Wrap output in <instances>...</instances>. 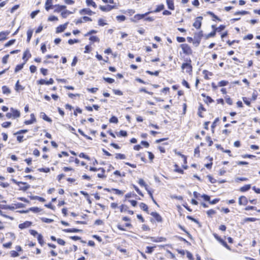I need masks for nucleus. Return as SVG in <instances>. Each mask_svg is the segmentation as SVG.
<instances>
[{"label": "nucleus", "instance_id": "obj_1", "mask_svg": "<svg viewBox=\"0 0 260 260\" xmlns=\"http://www.w3.org/2000/svg\"><path fill=\"white\" fill-rule=\"evenodd\" d=\"M181 69L185 71L186 73L190 74L192 71V67L191 64V60H189L188 62L183 63L181 66Z\"/></svg>", "mask_w": 260, "mask_h": 260}, {"label": "nucleus", "instance_id": "obj_2", "mask_svg": "<svg viewBox=\"0 0 260 260\" xmlns=\"http://www.w3.org/2000/svg\"><path fill=\"white\" fill-rule=\"evenodd\" d=\"M181 48L185 54L189 55L192 53V50L190 47L187 44H182L181 45Z\"/></svg>", "mask_w": 260, "mask_h": 260}, {"label": "nucleus", "instance_id": "obj_3", "mask_svg": "<svg viewBox=\"0 0 260 260\" xmlns=\"http://www.w3.org/2000/svg\"><path fill=\"white\" fill-rule=\"evenodd\" d=\"M149 13L150 12H147L143 14H136L134 16L133 18L132 19V21L136 22L138 20L144 18L145 16L148 15Z\"/></svg>", "mask_w": 260, "mask_h": 260}, {"label": "nucleus", "instance_id": "obj_4", "mask_svg": "<svg viewBox=\"0 0 260 260\" xmlns=\"http://www.w3.org/2000/svg\"><path fill=\"white\" fill-rule=\"evenodd\" d=\"M115 6H111V5H107V6H100V9L104 12H109L112 10L113 9H115Z\"/></svg>", "mask_w": 260, "mask_h": 260}, {"label": "nucleus", "instance_id": "obj_5", "mask_svg": "<svg viewBox=\"0 0 260 260\" xmlns=\"http://www.w3.org/2000/svg\"><path fill=\"white\" fill-rule=\"evenodd\" d=\"M202 17H197L193 24V26L196 28H200L202 24Z\"/></svg>", "mask_w": 260, "mask_h": 260}, {"label": "nucleus", "instance_id": "obj_6", "mask_svg": "<svg viewBox=\"0 0 260 260\" xmlns=\"http://www.w3.org/2000/svg\"><path fill=\"white\" fill-rule=\"evenodd\" d=\"M92 21V19L88 17H87V16H84L82 18H79L77 20H76L74 22L76 24H79V23H81L83 22H86V21Z\"/></svg>", "mask_w": 260, "mask_h": 260}, {"label": "nucleus", "instance_id": "obj_7", "mask_svg": "<svg viewBox=\"0 0 260 260\" xmlns=\"http://www.w3.org/2000/svg\"><path fill=\"white\" fill-rule=\"evenodd\" d=\"M32 223L30 221H26L22 223L19 224V228L20 229H24L29 227L31 225Z\"/></svg>", "mask_w": 260, "mask_h": 260}, {"label": "nucleus", "instance_id": "obj_8", "mask_svg": "<svg viewBox=\"0 0 260 260\" xmlns=\"http://www.w3.org/2000/svg\"><path fill=\"white\" fill-rule=\"evenodd\" d=\"M238 202L240 205H246L248 203V200L245 196H241L239 198Z\"/></svg>", "mask_w": 260, "mask_h": 260}, {"label": "nucleus", "instance_id": "obj_9", "mask_svg": "<svg viewBox=\"0 0 260 260\" xmlns=\"http://www.w3.org/2000/svg\"><path fill=\"white\" fill-rule=\"evenodd\" d=\"M215 238L226 249L230 250V246L226 244V243L223 241L222 239H221L220 237H218L216 235H215Z\"/></svg>", "mask_w": 260, "mask_h": 260}, {"label": "nucleus", "instance_id": "obj_10", "mask_svg": "<svg viewBox=\"0 0 260 260\" xmlns=\"http://www.w3.org/2000/svg\"><path fill=\"white\" fill-rule=\"evenodd\" d=\"M80 13L81 15L88 14L89 15H91L94 13V12L91 11L89 9L86 8L81 10L80 11Z\"/></svg>", "mask_w": 260, "mask_h": 260}, {"label": "nucleus", "instance_id": "obj_11", "mask_svg": "<svg viewBox=\"0 0 260 260\" xmlns=\"http://www.w3.org/2000/svg\"><path fill=\"white\" fill-rule=\"evenodd\" d=\"M68 23L64 24L63 25H61L58 26L56 28V33H59L64 31V30L67 28Z\"/></svg>", "mask_w": 260, "mask_h": 260}, {"label": "nucleus", "instance_id": "obj_12", "mask_svg": "<svg viewBox=\"0 0 260 260\" xmlns=\"http://www.w3.org/2000/svg\"><path fill=\"white\" fill-rule=\"evenodd\" d=\"M10 34L9 31H2L0 32V41L6 39L7 36Z\"/></svg>", "mask_w": 260, "mask_h": 260}, {"label": "nucleus", "instance_id": "obj_13", "mask_svg": "<svg viewBox=\"0 0 260 260\" xmlns=\"http://www.w3.org/2000/svg\"><path fill=\"white\" fill-rule=\"evenodd\" d=\"M153 217H154L155 219L158 221V222H161L162 221V218L160 216V215L159 214H158L157 212H152L151 214H150Z\"/></svg>", "mask_w": 260, "mask_h": 260}, {"label": "nucleus", "instance_id": "obj_14", "mask_svg": "<svg viewBox=\"0 0 260 260\" xmlns=\"http://www.w3.org/2000/svg\"><path fill=\"white\" fill-rule=\"evenodd\" d=\"M20 187V190L25 191L27 190L30 187V185L27 184L25 182H23L22 183H21L20 184V186H19Z\"/></svg>", "mask_w": 260, "mask_h": 260}, {"label": "nucleus", "instance_id": "obj_15", "mask_svg": "<svg viewBox=\"0 0 260 260\" xmlns=\"http://www.w3.org/2000/svg\"><path fill=\"white\" fill-rule=\"evenodd\" d=\"M30 117H31V119L30 120H26L24 121V123L26 124V125H28V124H32L34 123L36 121V119L35 117V115L34 114H31L30 115Z\"/></svg>", "mask_w": 260, "mask_h": 260}, {"label": "nucleus", "instance_id": "obj_16", "mask_svg": "<svg viewBox=\"0 0 260 260\" xmlns=\"http://www.w3.org/2000/svg\"><path fill=\"white\" fill-rule=\"evenodd\" d=\"M11 111L12 112V116L14 118H17L20 117V114L19 111L15 110L13 108H11Z\"/></svg>", "mask_w": 260, "mask_h": 260}, {"label": "nucleus", "instance_id": "obj_17", "mask_svg": "<svg viewBox=\"0 0 260 260\" xmlns=\"http://www.w3.org/2000/svg\"><path fill=\"white\" fill-rule=\"evenodd\" d=\"M40 116V117L43 118L44 120H45L48 122H52V120L51 119V118L48 117L44 112H41Z\"/></svg>", "mask_w": 260, "mask_h": 260}, {"label": "nucleus", "instance_id": "obj_18", "mask_svg": "<svg viewBox=\"0 0 260 260\" xmlns=\"http://www.w3.org/2000/svg\"><path fill=\"white\" fill-rule=\"evenodd\" d=\"M55 7L56 8L54 10L55 12H62L66 8V6L63 5H57Z\"/></svg>", "mask_w": 260, "mask_h": 260}, {"label": "nucleus", "instance_id": "obj_19", "mask_svg": "<svg viewBox=\"0 0 260 260\" xmlns=\"http://www.w3.org/2000/svg\"><path fill=\"white\" fill-rule=\"evenodd\" d=\"M166 2L168 8L170 9V10H173L174 9V0H167Z\"/></svg>", "mask_w": 260, "mask_h": 260}, {"label": "nucleus", "instance_id": "obj_20", "mask_svg": "<svg viewBox=\"0 0 260 260\" xmlns=\"http://www.w3.org/2000/svg\"><path fill=\"white\" fill-rule=\"evenodd\" d=\"M53 0H47L45 3V9L47 11L50 10L52 7Z\"/></svg>", "mask_w": 260, "mask_h": 260}, {"label": "nucleus", "instance_id": "obj_21", "mask_svg": "<svg viewBox=\"0 0 260 260\" xmlns=\"http://www.w3.org/2000/svg\"><path fill=\"white\" fill-rule=\"evenodd\" d=\"M63 231L66 233H77L81 231L77 229H67L63 230Z\"/></svg>", "mask_w": 260, "mask_h": 260}, {"label": "nucleus", "instance_id": "obj_22", "mask_svg": "<svg viewBox=\"0 0 260 260\" xmlns=\"http://www.w3.org/2000/svg\"><path fill=\"white\" fill-rule=\"evenodd\" d=\"M2 91L4 94H9L11 92L10 89L6 86L2 87Z\"/></svg>", "mask_w": 260, "mask_h": 260}, {"label": "nucleus", "instance_id": "obj_23", "mask_svg": "<svg viewBox=\"0 0 260 260\" xmlns=\"http://www.w3.org/2000/svg\"><path fill=\"white\" fill-rule=\"evenodd\" d=\"M251 187L250 184L245 185L244 186L240 188V190L242 192H244L248 190Z\"/></svg>", "mask_w": 260, "mask_h": 260}, {"label": "nucleus", "instance_id": "obj_24", "mask_svg": "<svg viewBox=\"0 0 260 260\" xmlns=\"http://www.w3.org/2000/svg\"><path fill=\"white\" fill-rule=\"evenodd\" d=\"M31 56V54L29 53V51L26 50L24 53L23 56V59H25L26 58V61Z\"/></svg>", "mask_w": 260, "mask_h": 260}, {"label": "nucleus", "instance_id": "obj_25", "mask_svg": "<svg viewBox=\"0 0 260 260\" xmlns=\"http://www.w3.org/2000/svg\"><path fill=\"white\" fill-rule=\"evenodd\" d=\"M15 89L17 91H19V90H23L24 89V87L19 85V80L17 81V83H16Z\"/></svg>", "mask_w": 260, "mask_h": 260}, {"label": "nucleus", "instance_id": "obj_26", "mask_svg": "<svg viewBox=\"0 0 260 260\" xmlns=\"http://www.w3.org/2000/svg\"><path fill=\"white\" fill-rule=\"evenodd\" d=\"M138 183L141 186H144L146 190H147V185L146 184L143 179H140L139 180Z\"/></svg>", "mask_w": 260, "mask_h": 260}, {"label": "nucleus", "instance_id": "obj_27", "mask_svg": "<svg viewBox=\"0 0 260 260\" xmlns=\"http://www.w3.org/2000/svg\"><path fill=\"white\" fill-rule=\"evenodd\" d=\"M32 32H33V31L31 29H29L27 31V42H29L30 39L32 35Z\"/></svg>", "mask_w": 260, "mask_h": 260}, {"label": "nucleus", "instance_id": "obj_28", "mask_svg": "<svg viewBox=\"0 0 260 260\" xmlns=\"http://www.w3.org/2000/svg\"><path fill=\"white\" fill-rule=\"evenodd\" d=\"M86 3L88 6H92L94 8L96 7V4L92 0H86Z\"/></svg>", "mask_w": 260, "mask_h": 260}, {"label": "nucleus", "instance_id": "obj_29", "mask_svg": "<svg viewBox=\"0 0 260 260\" xmlns=\"http://www.w3.org/2000/svg\"><path fill=\"white\" fill-rule=\"evenodd\" d=\"M140 207L141 209H143L144 211L147 212L148 211V206L146 204L143 203H141L140 205Z\"/></svg>", "mask_w": 260, "mask_h": 260}, {"label": "nucleus", "instance_id": "obj_30", "mask_svg": "<svg viewBox=\"0 0 260 260\" xmlns=\"http://www.w3.org/2000/svg\"><path fill=\"white\" fill-rule=\"evenodd\" d=\"M164 9V5L161 4L157 6L156 9L154 11V12L157 13L161 11Z\"/></svg>", "mask_w": 260, "mask_h": 260}, {"label": "nucleus", "instance_id": "obj_31", "mask_svg": "<svg viewBox=\"0 0 260 260\" xmlns=\"http://www.w3.org/2000/svg\"><path fill=\"white\" fill-rule=\"evenodd\" d=\"M37 83L38 85H44V84L48 85L47 81H46L45 79H43L38 80L37 81Z\"/></svg>", "mask_w": 260, "mask_h": 260}, {"label": "nucleus", "instance_id": "obj_32", "mask_svg": "<svg viewBox=\"0 0 260 260\" xmlns=\"http://www.w3.org/2000/svg\"><path fill=\"white\" fill-rule=\"evenodd\" d=\"M115 158L116 159H123L126 158L125 155L121 153L116 154Z\"/></svg>", "mask_w": 260, "mask_h": 260}, {"label": "nucleus", "instance_id": "obj_33", "mask_svg": "<svg viewBox=\"0 0 260 260\" xmlns=\"http://www.w3.org/2000/svg\"><path fill=\"white\" fill-rule=\"evenodd\" d=\"M37 239L39 243L42 246L44 243L43 236L41 234H39L38 235Z\"/></svg>", "mask_w": 260, "mask_h": 260}, {"label": "nucleus", "instance_id": "obj_34", "mask_svg": "<svg viewBox=\"0 0 260 260\" xmlns=\"http://www.w3.org/2000/svg\"><path fill=\"white\" fill-rule=\"evenodd\" d=\"M70 13H71L69 11L64 10L62 12H61V15L63 18H66L67 16Z\"/></svg>", "mask_w": 260, "mask_h": 260}, {"label": "nucleus", "instance_id": "obj_35", "mask_svg": "<svg viewBox=\"0 0 260 260\" xmlns=\"http://www.w3.org/2000/svg\"><path fill=\"white\" fill-rule=\"evenodd\" d=\"M24 64V63L22 64H18L15 68V72L17 73L20 70H21L23 68Z\"/></svg>", "mask_w": 260, "mask_h": 260}, {"label": "nucleus", "instance_id": "obj_36", "mask_svg": "<svg viewBox=\"0 0 260 260\" xmlns=\"http://www.w3.org/2000/svg\"><path fill=\"white\" fill-rule=\"evenodd\" d=\"M229 82L227 81L222 80L218 83L219 86H224L228 84Z\"/></svg>", "mask_w": 260, "mask_h": 260}, {"label": "nucleus", "instance_id": "obj_37", "mask_svg": "<svg viewBox=\"0 0 260 260\" xmlns=\"http://www.w3.org/2000/svg\"><path fill=\"white\" fill-rule=\"evenodd\" d=\"M41 220L43 222H46V223H51V222H52L53 221V219L47 218H45V217L42 218H41Z\"/></svg>", "mask_w": 260, "mask_h": 260}, {"label": "nucleus", "instance_id": "obj_38", "mask_svg": "<svg viewBox=\"0 0 260 260\" xmlns=\"http://www.w3.org/2000/svg\"><path fill=\"white\" fill-rule=\"evenodd\" d=\"M112 190L115 191V193L118 195H122L124 192L122 190H119L118 189L112 188Z\"/></svg>", "mask_w": 260, "mask_h": 260}, {"label": "nucleus", "instance_id": "obj_39", "mask_svg": "<svg viewBox=\"0 0 260 260\" xmlns=\"http://www.w3.org/2000/svg\"><path fill=\"white\" fill-rule=\"evenodd\" d=\"M166 239L164 237H157L156 239V240H153V242H165L166 241Z\"/></svg>", "mask_w": 260, "mask_h": 260}, {"label": "nucleus", "instance_id": "obj_40", "mask_svg": "<svg viewBox=\"0 0 260 260\" xmlns=\"http://www.w3.org/2000/svg\"><path fill=\"white\" fill-rule=\"evenodd\" d=\"M103 79L105 81H106V82H107L109 83H113L115 81V80L114 79L111 78L104 77Z\"/></svg>", "mask_w": 260, "mask_h": 260}, {"label": "nucleus", "instance_id": "obj_41", "mask_svg": "<svg viewBox=\"0 0 260 260\" xmlns=\"http://www.w3.org/2000/svg\"><path fill=\"white\" fill-rule=\"evenodd\" d=\"M256 220L257 219L256 218H255L247 217V218H245L244 219V222H248V221L253 222V221H256Z\"/></svg>", "mask_w": 260, "mask_h": 260}, {"label": "nucleus", "instance_id": "obj_42", "mask_svg": "<svg viewBox=\"0 0 260 260\" xmlns=\"http://www.w3.org/2000/svg\"><path fill=\"white\" fill-rule=\"evenodd\" d=\"M89 40L93 42H99L100 41V39H99V38L96 36L90 37L89 38Z\"/></svg>", "mask_w": 260, "mask_h": 260}, {"label": "nucleus", "instance_id": "obj_43", "mask_svg": "<svg viewBox=\"0 0 260 260\" xmlns=\"http://www.w3.org/2000/svg\"><path fill=\"white\" fill-rule=\"evenodd\" d=\"M109 121L111 123H117L118 122V121L117 118L115 116H112L110 119Z\"/></svg>", "mask_w": 260, "mask_h": 260}, {"label": "nucleus", "instance_id": "obj_44", "mask_svg": "<svg viewBox=\"0 0 260 260\" xmlns=\"http://www.w3.org/2000/svg\"><path fill=\"white\" fill-rule=\"evenodd\" d=\"M128 207L124 205H122L120 206V212H126L127 211Z\"/></svg>", "mask_w": 260, "mask_h": 260}, {"label": "nucleus", "instance_id": "obj_45", "mask_svg": "<svg viewBox=\"0 0 260 260\" xmlns=\"http://www.w3.org/2000/svg\"><path fill=\"white\" fill-rule=\"evenodd\" d=\"M154 247L147 246L146 247V252L149 254H151L153 250Z\"/></svg>", "mask_w": 260, "mask_h": 260}, {"label": "nucleus", "instance_id": "obj_46", "mask_svg": "<svg viewBox=\"0 0 260 260\" xmlns=\"http://www.w3.org/2000/svg\"><path fill=\"white\" fill-rule=\"evenodd\" d=\"M15 42V40H11L9 41H8L5 45V46L7 47H9L12 45H13Z\"/></svg>", "mask_w": 260, "mask_h": 260}, {"label": "nucleus", "instance_id": "obj_47", "mask_svg": "<svg viewBox=\"0 0 260 260\" xmlns=\"http://www.w3.org/2000/svg\"><path fill=\"white\" fill-rule=\"evenodd\" d=\"M219 121V118H216L214 121L213 122L212 124V126H211V128H212V131L213 132L214 131V128L215 127L216 125V123Z\"/></svg>", "mask_w": 260, "mask_h": 260}, {"label": "nucleus", "instance_id": "obj_48", "mask_svg": "<svg viewBox=\"0 0 260 260\" xmlns=\"http://www.w3.org/2000/svg\"><path fill=\"white\" fill-rule=\"evenodd\" d=\"M146 73H148L149 75H154V76H157L158 75V74H159V71H155V72H151L150 71H147Z\"/></svg>", "mask_w": 260, "mask_h": 260}, {"label": "nucleus", "instance_id": "obj_49", "mask_svg": "<svg viewBox=\"0 0 260 260\" xmlns=\"http://www.w3.org/2000/svg\"><path fill=\"white\" fill-rule=\"evenodd\" d=\"M215 213H216L215 211L213 209H210L207 211V214H208V215L209 216H211L212 215L215 214Z\"/></svg>", "mask_w": 260, "mask_h": 260}, {"label": "nucleus", "instance_id": "obj_50", "mask_svg": "<svg viewBox=\"0 0 260 260\" xmlns=\"http://www.w3.org/2000/svg\"><path fill=\"white\" fill-rule=\"evenodd\" d=\"M98 24L100 26H104L107 24V23L104 22V20L103 19H100L98 20Z\"/></svg>", "mask_w": 260, "mask_h": 260}, {"label": "nucleus", "instance_id": "obj_51", "mask_svg": "<svg viewBox=\"0 0 260 260\" xmlns=\"http://www.w3.org/2000/svg\"><path fill=\"white\" fill-rule=\"evenodd\" d=\"M29 210L36 213L39 212L41 211V210L38 207H31L29 209Z\"/></svg>", "mask_w": 260, "mask_h": 260}, {"label": "nucleus", "instance_id": "obj_52", "mask_svg": "<svg viewBox=\"0 0 260 260\" xmlns=\"http://www.w3.org/2000/svg\"><path fill=\"white\" fill-rule=\"evenodd\" d=\"M38 170L40 172H45V173H48V172H50V169L48 168H40V169H39Z\"/></svg>", "mask_w": 260, "mask_h": 260}, {"label": "nucleus", "instance_id": "obj_53", "mask_svg": "<svg viewBox=\"0 0 260 260\" xmlns=\"http://www.w3.org/2000/svg\"><path fill=\"white\" fill-rule=\"evenodd\" d=\"M11 122H5L2 124V125L4 128H7V127H9L11 125Z\"/></svg>", "mask_w": 260, "mask_h": 260}, {"label": "nucleus", "instance_id": "obj_54", "mask_svg": "<svg viewBox=\"0 0 260 260\" xmlns=\"http://www.w3.org/2000/svg\"><path fill=\"white\" fill-rule=\"evenodd\" d=\"M10 254L12 257H17L19 256V254L17 252L14 250H12L10 252Z\"/></svg>", "mask_w": 260, "mask_h": 260}, {"label": "nucleus", "instance_id": "obj_55", "mask_svg": "<svg viewBox=\"0 0 260 260\" xmlns=\"http://www.w3.org/2000/svg\"><path fill=\"white\" fill-rule=\"evenodd\" d=\"M113 91L116 95H122L123 94L122 92L118 89H113Z\"/></svg>", "mask_w": 260, "mask_h": 260}, {"label": "nucleus", "instance_id": "obj_56", "mask_svg": "<svg viewBox=\"0 0 260 260\" xmlns=\"http://www.w3.org/2000/svg\"><path fill=\"white\" fill-rule=\"evenodd\" d=\"M79 157H82V158H84L86 159L87 160H89L90 159L89 157L88 156H87V155H86L85 154H84V153H81L79 154Z\"/></svg>", "mask_w": 260, "mask_h": 260}, {"label": "nucleus", "instance_id": "obj_57", "mask_svg": "<svg viewBox=\"0 0 260 260\" xmlns=\"http://www.w3.org/2000/svg\"><path fill=\"white\" fill-rule=\"evenodd\" d=\"M248 13V12L247 11H238V12H236L235 13V15H245Z\"/></svg>", "mask_w": 260, "mask_h": 260}, {"label": "nucleus", "instance_id": "obj_58", "mask_svg": "<svg viewBox=\"0 0 260 260\" xmlns=\"http://www.w3.org/2000/svg\"><path fill=\"white\" fill-rule=\"evenodd\" d=\"M48 21H57V20H58V18L56 16H51L48 18Z\"/></svg>", "mask_w": 260, "mask_h": 260}, {"label": "nucleus", "instance_id": "obj_59", "mask_svg": "<svg viewBox=\"0 0 260 260\" xmlns=\"http://www.w3.org/2000/svg\"><path fill=\"white\" fill-rule=\"evenodd\" d=\"M116 18L117 20L121 21H123L125 20V17L124 15L117 16L116 17Z\"/></svg>", "mask_w": 260, "mask_h": 260}, {"label": "nucleus", "instance_id": "obj_60", "mask_svg": "<svg viewBox=\"0 0 260 260\" xmlns=\"http://www.w3.org/2000/svg\"><path fill=\"white\" fill-rule=\"evenodd\" d=\"M118 135L123 137H126L127 136V132L124 131H120L119 132V134Z\"/></svg>", "mask_w": 260, "mask_h": 260}, {"label": "nucleus", "instance_id": "obj_61", "mask_svg": "<svg viewBox=\"0 0 260 260\" xmlns=\"http://www.w3.org/2000/svg\"><path fill=\"white\" fill-rule=\"evenodd\" d=\"M78 42H79V41L78 40H77V39H74V40L70 39L68 41V43L70 45H73V44L76 43H78Z\"/></svg>", "mask_w": 260, "mask_h": 260}, {"label": "nucleus", "instance_id": "obj_62", "mask_svg": "<svg viewBox=\"0 0 260 260\" xmlns=\"http://www.w3.org/2000/svg\"><path fill=\"white\" fill-rule=\"evenodd\" d=\"M114 174L115 175H118L120 177H123V176H125V173H123L122 174H121L119 171H116L114 172Z\"/></svg>", "mask_w": 260, "mask_h": 260}, {"label": "nucleus", "instance_id": "obj_63", "mask_svg": "<svg viewBox=\"0 0 260 260\" xmlns=\"http://www.w3.org/2000/svg\"><path fill=\"white\" fill-rule=\"evenodd\" d=\"M40 71H41V73H42L44 76H46V75H47V73H48V70H47V69H44V68H42V69H41Z\"/></svg>", "mask_w": 260, "mask_h": 260}, {"label": "nucleus", "instance_id": "obj_64", "mask_svg": "<svg viewBox=\"0 0 260 260\" xmlns=\"http://www.w3.org/2000/svg\"><path fill=\"white\" fill-rule=\"evenodd\" d=\"M40 12L39 10H37V11H35L34 12H32L31 14H30V16L32 18H34L38 14V13Z\"/></svg>", "mask_w": 260, "mask_h": 260}]
</instances>
